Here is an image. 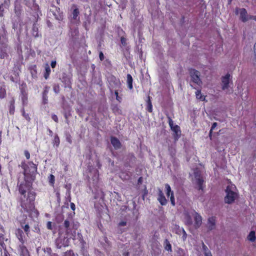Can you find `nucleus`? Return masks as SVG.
I'll use <instances>...</instances> for the list:
<instances>
[{
    "label": "nucleus",
    "instance_id": "54",
    "mask_svg": "<svg viewBox=\"0 0 256 256\" xmlns=\"http://www.w3.org/2000/svg\"><path fill=\"white\" fill-rule=\"evenodd\" d=\"M56 60L52 61L50 64V66L52 68H54L56 66Z\"/></svg>",
    "mask_w": 256,
    "mask_h": 256
},
{
    "label": "nucleus",
    "instance_id": "35",
    "mask_svg": "<svg viewBox=\"0 0 256 256\" xmlns=\"http://www.w3.org/2000/svg\"><path fill=\"white\" fill-rule=\"evenodd\" d=\"M22 116L26 118V120H27L28 122H30V117L29 114H28L26 113L24 108H22Z\"/></svg>",
    "mask_w": 256,
    "mask_h": 256
},
{
    "label": "nucleus",
    "instance_id": "44",
    "mask_svg": "<svg viewBox=\"0 0 256 256\" xmlns=\"http://www.w3.org/2000/svg\"><path fill=\"white\" fill-rule=\"evenodd\" d=\"M4 4H2L0 5V17H2L4 16Z\"/></svg>",
    "mask_w": 256,
    "mask_h": 256
},
{
    "label": "nucleus",
    "instance_id": "32",
    "mask_svg": "<svg viewBox=\"0 0 256 256\" xmlns=\"http://www.w3.org/2000/svg\"><path fill=\"white\" fill-rule=\"evenodd\" d=\"M2 233H0V246L3 247L4 240L5 230H1Z\"/></svg>",
    "mask_w": 256,
    "mask_h": 256
},
{
    "label": "nucleus",
    "instance_id": "26",
    "mask_svg": "<svg viewBox=\"0 0 256 256\" xmlns=\"http://www.w3.org/2000/svg\"><path fill=\"white\" fill-rule=\"evenodd\" d=\"M165 186V191L168 197L172 196V194H174V192L172 190L170 186L168 184H164Z\"/></svg>",
    "mask_w": 256,
    "mask_h": 256
},
{
    "label": "nucleus",
    "instance_id": "11",
    "mask_svg": "<svg viewBox=\"0 0 256 256\" xmlns=\"http://www.w3.org/2000/svg\"><path fill=\"white\" fill-rule=\"evenodd\" d=\"M230 74H227L225 76H222V90H226L228 88L230 83Z\"/></svg>",
    "mask_w": 256,
    "mask_h": 256
},
{
    "label": "nucleus",
    "instance_id": "22",
    "mask_svg": "<svg viewBox=\"0 0 256 256\" xmlns=\"http://www.w3.org/2000/svg\"><path fill=\"white\" fill-rule=\"evenodd\" d=\"M70 36L72 40L76 39L79 35V30L78 28L74 29H70Z\"/></svg>",
    "mask_w": 256,
    "mask_h": 256
},
{
    "label": "nucleus",
    "instance_id": "50",
    "mask_svg": "<svg viewBox=\"0 0 256 256\" xmlns=\"http://www.w3.org/2000/svg\"><path fill=\"white\" fill-rule=\"evenodd\" d=\"M182 238L184 240H185L187 237V234H186V231L184 229L182 230Z\"/></svg>",
    "mask_w": 256,
    "mask_h": 256
},
{
    "label": "nucleus",
    "instance_id": "28",
    "mask_svg": "<svg viewBox=\"0 0 256 256\" xmlns=\"http://www.w3.org/2000/svg\"><path fill=\"white\" fill-rule=\"evenodd\" d=\"M164 249L168 252L172 251V245L168 239H166L164 241Z\"/></svg>",
    "mask_w": 256,
    "mask_h": 256
},
{
    "label": "nucleus",
    "instance_id": "55",
    "mask_svg": "<svg viewBox=\"0 0 256 256\" xmlns=\"http://www.w3.org/2000/svg\"><path fill=\"white\" fill-rule=\"evenodd\" d=\"M70 208L72 210H76V206L74 204V203L73 202H71L70 204Z\"/></svg>",
    "mask_w": 256,
    "mask_h": 256
},
{
    "label": "nucleus",
    "instance_id": "12",
    "mask_svg": "<svg viewBox=\"0 0 256 256\" xmlns=\"http://www.w3.org/2000/svg\"><path fill=\"white\" fill-rule=\"evenodd\" d=\"M194 226L196 228H200L202 224V217L197 212H194Z\"/></svg>",
    "mask_w": 256,
    "mask_h": 256
},
{
    "label": "nucleus",
    "instance_id": "53",
    "mask_svg": "<svg viewBox=\"0 0 256 256\" xmlns=\"http://www.w3.org/2000/svg\"><path fill=\"white\" fill-rule=\"evenodd\" d=\"M126 225V221H122L118 224V226H124Z\"/></svg>",
    "mask_w": 256,
    "mask_h": 256
},
{
    "label": "nucleus",
    "instance_id": "31",
    "mask_svg": "<svg viewBox=\"0 0 256 256\" xmlns=\"http://www.w3.org/2000/svg\"><path fill=\"white\" fill-rule=\"evenodd\" d=\"M52 144L54 146H56V148L58 147L60 144V140L58 134L54 136Z\"/></svg>",
    "mask_w": 256,
    "mask_h": 256
},
{
    "label": "nucleus",
    "instance_id": "29",
    "mask_svg": "<svg viewBox=\"0 0 256 256\" xmlns=\"http://www.w3.org/2000/svg\"><path fill=\"white\" fill-rule=\"evenodd\" d=\"M196 96L197 99L200 100L202 101L205 100V96H203L201 94V90H198L196 92Z\"/></svg>",
    "mask_w": 256,
    "mask_h": 256
},
{
    "label": "nucleus",
    "instance_id": "60",
    "mask_svg": "<svg viewBox=\"0 0 256 256\" xmlns=\"http://www.w3.org/2000/svg\"><path fill=\"white\" fill-rule=\"evenodd\" d=\"M114 94L116 97L118 96V90H114Z\"/></svg>",
    "mask_w": 256,
    "mask_h": 256
},
{
    "label": "nucleus",
    "instance_id": "8",
    "mask_svg": "<svg viewBox=\"0 0 256 256\" xmlns=\"http://www.w3.org/2000/svg\"><path fill=\"white\" fill-rule=\"evenodd\" d=\"M157 200L162 206H166L168 203V200L166 199L162 190L160 188L158 189Z\"/></svg>",
    "mask_w": 256,
    "mask_h": 256
},
{
    "label": "nucleus",
    "instance_id": "3",
    "mask_svg": "<svg viewBox=\"0 0 256 256\" xmlns=\"http://www.w3.org/2000/svg\"><path fill=\"white\" fill-rule=\"evenodd\" d=\"M62 232L59 230L58 237L56 240V245L58 248H60L62 247L68 246L69 245L70 241V239L69 236H62Z\"/></svg>",
    "mask_w": 256,
    "mask_h": 256
},
{
    "label": "nucleus",
    "instance_id": "42",
    "mask_svg": "<svg viewBox=\"0 0 256 256\" xmlns=\"http://www.w3.org/2000/svg\"><path fill=\"white\" fill-rule=\"evenodd\" d=\"M218 124L216 122H214L212 124L211 129L210 130V133H209V136L211 138L212 136V130L216 128V127L217 126Z\"/></svg>",
    "mask_w": 256,
    "mask_h": 256
},
{
    "label": "nucleus",
    "instance_id": "63",
    "mask_svg": "<svg viewBox=\"0 0 256 256\" xmlns=\"http://www.w3.org/2000/svg\"><path fill=\"white\" fill-rule=\"evenodd\" d=\"M129 254V252H125L123 254V255L124 256H128Z\"/></svg>",
    "mask_w": 256,
    "mask_h": 256
},
{
    "label": "nucleus",
    "instance_id": "21",
    "mask_svg": "<svg viewBox=\"0 0 256 256\" xmlns=\"http://www.w3.org/2000/svg\"><path fill=\"white\" fill-rule=\"evenodd\" d=\"M48 87L47 86H45L42 92V100L43 103L44 104H46L48 103Z\"/></svg>",
    "mask_w": 256,
    "mask_h": 256
},
{
    "label": "nucleus",
    "instance_id": "24",
    "mask_svg": "<svg viewBox=\"0 0 256 256\" xmlns=\"http://www.w3.org/2000/svg\"><path fill=\"white\" fill-rule=\"evenodd\" d=\"M21 94H22L21 98H22V104L24 106H25L28 104V94L24 90L22 91Z\"/></svg>",
    "mask_w": 256,
    "mask_h": 256
},
{
    "label": "nucleus",
    "instance_id": "4",
    "mask_svg": "<svg viewBox=\"0 0 256 256\" xmlns=\"http://www.w3.org/2000/svg\"><path fill=\"white\" fill-rule=\"evenodd\" d=\"M168 122L171 130L174 132L173 137L174 142H177L181 136V130L178 125H174V122L170 117L168 116Z\"/></svg>",
    "mask_w": 256,
    "mask_h": 256
},
{
    "label": "nucleus",
    "instance_id": "30",
    "mask_svg": "<svg viewBox=\"0 0 256 256\" xmlns=\"http://www.w3.org/2000/svg\"><path fill=\"white\" fill-rule=\"evenodd\" d=\"M247 238L250 242H254L256 238L255 232L254 230H252L248 234Z\"/></svg>",
    "mask_w": 256,
    "mask_h": 256
},
{
    "label": "nucleus",
    "instance_id": "45",
    "mask_svg": "<svg viewBox=\"0 0 256 256\" xmlns=\"http://www.w3.org/2000/svg\"><path fill=\"white\" fill-rule=\"evenodd\" d=\"M24 154L27 160H29L30 158V155L29 152L28 150H25L24 151Z\"/></svg>",
    "mask_w": 256,
    "mask_h": 256
},
{
    "label": "nucleus",
    "instance_id": "51",
    "mask_svg": "<svg viewBox=\"0 0 256 256\" xmlns=\"http://www.w3.org/2000/svg\"><path fill=\"white\" fill-rule=\"evenodd\" d=\"M99 58L101 61L104 60V54L102 51H100L99 53Z\"/></svg>",
    "mask_w": 256,
    "mask_h": 256
},
{
    "label": "nucleus",
    "instance_id": "48",
    "mask_svg": "<svg viewBox=\"0 0 256 256\" xmlns=\"http://www.w3.org/2000/svg\"><path fill=\"white\" fill-rule=\"evenodd\" d=\"M126 40L125 38L122 36L120 38V42L123 46H126Z\"/></svg>",
    "mask_w": 256,
    "mask_h": 256
},
{
    "label": "nucleus",
    "instance_id": "64",
    "mask_svg": "<svg viewBox=\"0 0 256 256\" xmlns=\"http://www.w3.org/2000/svg\"><path fill=\"white\" fill-rule=\"evenodd\" d=\"M58 256V255L57 254H56V253H54L53 254H52L51 256Z\"/></svg>",
    "mask_w": 256,
    "mask_h": 256
},
{
    "label": "nucleus",
    "instance_id": "18",
    "mask_svg": "<svg viewBox=\"0 0 256 256\" xmlns=\"http://www.w3.org/2000/svg\"><path fill=\"white\" fill-rule=\"evenodd\" d=\"M216 219L215 216H212L208 219V228L212 230L215 228Z\"/></svg>",
    "mask_w": 256,
    "mask_h": 256
},
{
    "label": "nucleus",
    "instance_id": "36",
    "mask_svg": "<svg viewBox=\"0 0 256 256\" xmlns=\"http://www.w3.org/2000/svg\"><path fill=\"white\" fill-rule=\"evenodd\" d=\"M43 250L44 252L46 253L49 256H51L54 253L52 252V250L50 247H46L43 248Z\"/></svg>",
    "mask_w": 256,
    "mask_h": 256
},
{
    "label": "nucleus",
    "instance_id": "43",
    "mask_svg": "<svg viewBox=\"0 0 256 256\" xmlns=\"http://www.w3.org/2000/svg\"><path fill=\"white\" fill-rule=\"evenodd\" d=\"M170 196V200L172 206H174L176 205L175 198L174 194H172V196Z\"/></svg>",
    "mask_w": 256,
    "mask_h": 256
},
{
    "label": "nucleus",
    "instance_id": "34",
    "mask_svg": "<svg viewBox=\"0 0 256 256\" xmlns=\"http://www.w3.org/2000/svg\"><path fill=\"white\" fill-rule=\"evenodd\" d=\"M112 110L115 114H121V110L117 105H115L112 107Z\"/></svg>",
    "mask_w": 256,
    "mask_h": 256
},
{
    "label": "nucleus",
    "instance_id": "19",
    "mask_svg": "<svg viewBox=\"0 0 256 256\" xmlns=\"http://www.w3.org/2000/svg\"><path fill=\"white\" fill-rule=\"evenodd\" d=\"M19 250L21 255L22 256H26L28 254H29V252L27 248L24 245V243H20V244L19 246Z\"/></svg>",
    "mask_w": 256,
    "mask_h": 256
},
{
    "label": "nucleus",
    "instance_id": "58",
    "mask_svg": "<svg viewBox=\"0 0 256 256\" xmlns=\"http://www.w3.org/2000/svg\"><path fill=\"white\" fill-rule=\"evenodd\" d=\"M202 247H203L204 250V252H208V250L207 246L206 245H204V244H203Z\"/></svg>",
    "mask_w": 256,
    "mask_h": 256
},
{
    "label": "nucleus",
    "instance_id": "15",
    "mask_svg": "<svg viewBox=\"0 0 256 256\" xmlns=\"http://www.w3.org/2000/svg\"><path fill=\"white\" fill-rule=\"evenodd\" d=\"M72 78L68 75L64 74L62 77V82L64 84L65 87L70 88L72 84Z\"/></svg>",
    "mask_w": 256,
    "mask_h": 256
},
{
    "label": "nucleus",
    "instance_id": "10",
    "mask_svg": "<svg viewBox=\"0 0 256 256\" xmlns=\"http://www.w3.org/2000/svg\"><path fill=\"white\" fill-rule=\"evenodd\" d=\"M195 178L196 180V184L198 186L197 189L198 190H201L203 192V190H204L203 184L204 183V180H203L202 177L201 176L200 174H198V175L196 174L195 176Z\"/></svg>",
    "mask_w": 256,
    "mask_h": 256
},
{
    "label": "nucleus",
    "instance_id": "39",
    "mask_svg": "<svg viewBox=\"0 0 256 256\" xmlns=\"http://www.w3.org/2000/svg\"><path fill=\"white\" fill-rule=\"evenodd\" d=\"M21 8L20 7L15 6L14 12L18 16H20L21 15Z\"/></svg>",
    "mask_w": 256,
    "mask_h": 256
},
{
    "label": "nucleus",
    "instance_id": "61",
    "mask_svg": "<svg viewBox=\"0 0 256 256\" xmlns=\"http://www.w3.org/2000/svg\"><path fill=\"white\" fill-rule=\"evenodd\" d=\"M48 131L49 132V135L50 136H52V134H53L52 131V130H50V128H48Z\"/></svg>",
    "mask_w": 256,
    "mask_h": 256
},
{
    "label": "nucleus",
    "instance_id": "1",
    "mask_svg": "<svg viewBox=\"0 0 256 256\" xmlns=\"http://www.w3.org/2000/svg\"><path fill=\"white\" fill-rule=\"evenodd\" d=\"M21 167L24 170V180L18 184L20 194L26 199H22L20 206L24 210L30 212L35 209L34 200L36 194L32 191V183L36 180L37 166L32 162H22Z\"/></svg>",
    "mask_w": 256,
    "mask_h": 256
},
{
    "label": "nucleus",
    "instance_id": "38",
    "mask_svg": "<svg viewBox=\"0 0 256 256\" xmlns=\"http://www.w3.org/2000/svg\"><path fill=\"white\" fill-rule=\"evenodd\" d=\"M32 34L35 36L37 37L38 35V28L34 24L32 27Z\"/></svg>",
    "mask_w": 256,
    "mask_h": 256
},
{
    "label": "nucleus",
    "instance_id": "9",
    "mask_svg": "<svg viewBox=\"0 0 256 256\" xmlns=\"http://www.w3.org/2000/svg\"><path fill=\"white\" fill-rule=\"evenodd\" d=\"M240 13V18L244 22H247L250 16L248 15L246 10L244 8L239 9Z\"/></svg>",
    "mask_w": 256,
    "mask_h": 256
},
{
    "label": "nucleus",
    "instance_id": "40",
    "mask_svg": "<svg viewBox=\"0 0 256 256\" xmlns=\"http://www.w3.org/2000/svg\"><path fill=\"white\" fill-rule=\"evenodd\" d=\"M48 179L50 184L52 185H54L55 181L54 176L53 174H50L48 177Z\"/></svg>",
    "mask_w": 256,
    "mask_h": 256
},
{
    "label": "nucleus",
    "instance_id": "49",
    "mask_svg": "<svg viewBox=\"0 0 256 256\" xmlns=\"http://www.w3.org/2000/svg\"><path fill=\"white\" fill-rule=\"evenodd\" d=\"M254 64L256 62V42L254 44Z\"/></svg>",
    "mask_w": 256,
    "mask_h": 256
},
{
    "label": "nucleus",
    "instance_id": "59",
    "mask_svg": "<svg viewBox=\"0 0 256 256\" xmlns=\"http://www.w3.org/2000/svg\"><path fill=\"white\" fill-rule=\"evenodd\" d=\"M249 18L250 20H254L256 21V16H249Z\"/></svg>",
    "mask_w": 256,
    "mask_h": 256
},
{
    "label": "nucleus",
    "instance_id": "14",
    "mask_svg": "<svg viewBox=\"0 0 256 256\" xmlns=\"http://www.w3.org/2000/svg\"><path fill=\"white\" fill-rule=\"evenodd\" d=\"M16 235L20 243H24V234L22 229L17 228L16 230Z\"/></svg>",
    "mask_w": 256,
    "mask_h": 256
},
{
    "label": "nucleus",
    "instance_id": "41",
    "mask_svg": "<svg viewBox=\"0 0 256 256\" xmlns=\"http://www.w3.org/2000/svg\"><path fill=\"white\" fill-rule=\"evenodd\" d=\"M76 239H78L80 243L84 242L83 236L80 232H78L77 234H76Z\"/></svg>",
    "mask_w": 256,
    "mask_h": 256
},
{
    "label": "nucleus",
    "instance_id": "7",
    "mask_svg": "<svg viewBox=\"0 0 256 256\" xmlns=\"http://www.w3.org/2000/svg\"><path fill=\"white\" fill-rule=\"evenodd\" d=\"M110 84L112 88H120L121 86V83L119 78L112 76L110 78Z\"/></svg>",
    "mask_w": 256,
    "mask_h": 256
},
{
    "label": "nucleus",
    "instance_id": "62",
    "mask_svg": "<svg viewBox=\"0 0 256 256\" xmlns=\"http://www.w3.org/2000/svg\"><path fill=\"white\" fill-rule=\"evenodd\" d=\"M97 166L98 167L100 168L101 166H102V164H100V162H97Z\"/></svg>",
    "mask_w": 256,
    "mask_h": 256
},
{
    "label": "nucleus",
    "instance_id": "2",
    "mask_svg": "<svg viewBox=\"0 0 256 256\" xmlns=\"http://www.w3.org/2000/svg\"><path fill=\"white\" fill-rule=\"evenodd\" d=\"M79 227V224L75 223L72 218H68L64 220L63 224L60 226V230L62 232L64 230L66 234L73 240H76V231Z\"/></svg>",
    "mask_w": 256,
    "mask_h": 256
},
{
    "label": "nucleus",
    "instance_id": "17",
    "mask_svg": "<svg viewBox=\"0 0 256 256\" xmlns=\"http://www.w3.org/2000/svg\"><path fill=\"white\" fill-rule=\"evenodd\" d=\"M15 100L14 97H12L9 102L8 110L9 113L10 115H13L15 112Z\"/></svg>",
    "mask_w": 256,
    "mask_h": 256
},
{
    "label": "nucleus",
    "instance_id": "52",
    "mask_svg": "<svg viewBox=\"0 0 256 256\" xmlns=\"http://www.w3.org/2000/svg\"><path fill=\"white\" fill-rule=\"evenodd\" d=\"M46 226H47V228L48 229V230H52V222H48V223H47V224H46Z\"/></svg>",
    "mask_w": 256,
    "mask_h": 256
},
{
    "label": "nucleus",
    "instance_id": "57",
    "mask_svg": "<svg viewBox=\"0 0 256 256\" xmlns=\"http://www.w3.org/2000/svg\"><path fill=\"white\" fill-rule=\"evenodd\" d=\"M116 100L120 102H122V98L119 96L116 97Z\"/></svg>",
    "mask_w": 256,
    "mask_h": 256
},
{
    "label": "nucleus",
    "instance_id": "33",
    "mask_svg": "<svg viewBox=\"0 0 256 256\" xmlns=\"http://www.w3.org/2000/svg\"><path fill=\"white\" fill-rule=\"evenodd\" d=\"M20 226L22 229H24L26 234L28 235V233L30 231V228L28 224H26L24 226H23L22 223L20 222Z\"/></svg>",
    "mask_w": 256,
    "mask_h": 256
},
{
    "label": "nucleus",
    "instance_id": "37",
    "mask_svg": "<svg viewBox=\"0 0 256 256\" xmlns=\"http://www.w3.org/2000/svg\"><path fill=\"white\" fill-rule=\"evenodd\" d=\"M6 96V90L4 88H1L0 89V98H4Z\"/></svg>",
    "mask_w": 256,
    "mask_h": 256
},
{
    "label": "nucleus",
    "instance_id": "20",
    "mask_svg": "<svg viewBox=\"0 0 256 256\" xmlns=\"http://www.w3.org/2000/svg\"><path fill=\"white\" fill-rule=\"evenodd\" d=\"M28 70L31 74L33 78L37 77V66L36 64L31 65L28 68Z\"/></svg>",
    "mask_w": 256,
    "mask_h": 256
},
{
    "label": "nucleus",
    "instance_id": "46",
    "mask_svg": "<svg viewBox=\"0 0 256 256\" xmlns=\"http://www.w3.org/2000/svg\"><path fill=\"white\" fill-rule=\"evenodd\" d=\"M52 118L56 123L58 122V118L57 116L55 114H52Z\"/></svg>",
    "mask_w": 256,
    "mask_h": 256
},
{
    "label": "nucleus",
    "instance_id": "25",
    "mask_svg": "<svg viewBox=\"0 0 256 256\" xmlns=\"http://www.w3.org/2000/svg\"><path fill=\"white\" fill-rule=\"evenodd\" d=\"M50 72L51 70L49 65L48 64H46L45 66V72L44 74V76L46 80H47L49 78Z\"/></svg>",
    "mask_w": 256,
    "mask_h": 256
},
{
    "label": "nucleus",
    "instance_id": "23",
    "mask_svg": "<svg viewBox=\"0 0 256 256\" xmlns=\"http://www.w3.org/2000/svg\"><path fill=\"white\" fill-rule=\"evenodd\" d=\"M146 100V110L149 112H152V104L151 101V98L150 96H148Z\"/></svg>",
    "mask_w": 256,
    "mask_h": 256
},
{
    "label": "nucleus",
    "instance_id": "47",
    "mask_svg": "<svg viewBox=\"0 0 256 256\" xmlns=\"http://www.w3.org/2000/svg\"><path fill=\"white\" fill-rule=\"evenodd\" d=\"M54 90L56 94H58L60 92V86L58 85L54 86Z\"/></svg>",
    "mask_w": 256,
    "mask_h": 256
},
{
    "label": "nucleus",
    "instance_id": "13",
    "mask_svg": "<svg viewBox=\"0 0 256 256\" xmlns=\"http://www.w3.org/2000/svg\"><path fill=\"white\" fill-rule=\"evenodd\" d=\"M110 142L116 150H118L121 148L122 144L117 138L114 136H111Z\"/></svg>",
    "mask_w": 256,
    "mask_h": 256
},
{
    "label": "nucleus",
    "instance_id": "5",
    "mask_svg": "<svg viewBox=\"0 0 256 256\" xmlns=\"http://www.w3.org/2000/svg\"><path fill=\"white\" fill-rule=\"evenodd\" d=\"M189 73L191 78L192 82L198 86H201L202 82L200 78V72L194 68H191L189 69Z\"/></svg>",
    "mask_w": 256,
    "mask_h": 256
},
{
    "label": "nucleus",
    "instance_id": "6",
    "mask_svg": "<svg viewBox=\"0 0 256 256\" xmlns=\"http://www.w3.org/2000/svg\"><path fill=\"white\" fill-rule=\"evenodd\" d=\"M226 195L224 198V202L226 204L232 203L237 197V194L232 191L230 186H228L226 190Z\"/></svg>",
    "mask_w": 256,
    "mask_h": 256
},
{
    "label": "nucleus",
    "instance_id": "16",
    "mask_svg": "<svg viewBox=\"0 0 256 256\" xmlns=\"http://www.w3.org/2000/svg\"><path fill=\"white\" fill-rule=\"evenodd\" d=\"M72 8H73L72 12V19L74 20H79L80 18L78 15L80 14V11L76 4H72Z\"/></svg>",
    "mask_w": 256,
    "mask_h": 256
},
{
    "label": "nucleus",
    "instance_id": "56",
    "mask_svg": "<svg viewBox=\"0 0 256 256\" xmlns=\"http://www.w3.org/2000/svg\"><path fill=\"white\" fill-rule=\"evenodd\" d=\"M204 256H212L210 252L208 250V252H204Z\"/></svg>",
    "mask_w": 256,
    "mask_h": 256
},
{
    "label": "nucleus",
    "instance_id": "27",
    "mask_svg": "<svg viewBox=\"0 0 256 256\" xmlns=\"http://www.w3.org/2000/svg\"><path fill=\"white\" fill-rule=\"evenodd\" d=\"M126 78H127V83H128V88H129L130 90H132L133 88V86H132L133 79H132V76L130 74H127Z\"/></svg>",
    "mask_w": 256,
    "mask_h": 256
}]
</instances>
